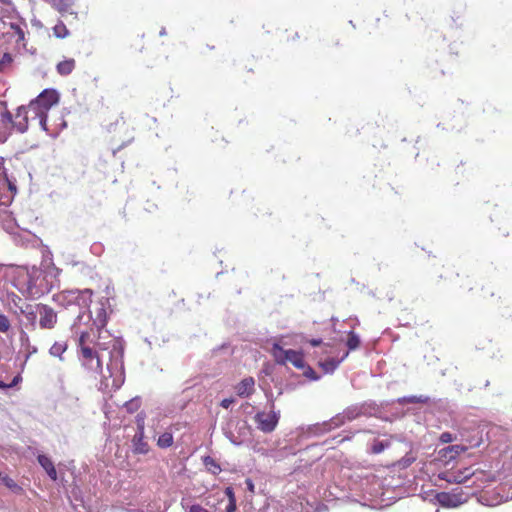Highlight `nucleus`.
Listing matches in <instances>:
<instances>
[{"label":"nucleus","instance_id":"1","mask_svg":"<svg viewBox=\"0 0 512 512\" xmlns=\"http://www.w3.org/2000/svg\"><path fill=\"white\" fill-rule=\"evenodd\" d=\"M92 293L89 290L84 291H66V315L75 317L76 321L72 325V330L79 333L78 339V357L83 366L95 372H102V361L91 335L86 330H79V324L84 321L88 324L91 316L88 311L91 303Z\"/></svg>","mask_w":512,"mask_h":512},{"label":"nucleus","instance_id":"2","mask_svg":"<svg viewBox=\"0 0 512 512\" xmlns=\"http://www.w3.org/2000/svg\"><path fill=\"white\" fill-rule=\"evenodd\" d=\"M60 93L52 88L44 89L35 99L31 100L28 106H20L16 113V128L23 133L28 128V114L32 120H38L40 126L50 136L57 137L64 128V118L60 117L59 122H49L47 112L60 101Z\"/></svg>","mask_w":512,"mask_h":512},{"label":"nucleus","instance_id":"3","mask_svg":"<svg viewBox=\"0 0 512 512\" xmlns=\"http://www.w3.org/2000/svg\"><path fill=\"white\" fill-rule=\"evenodd\" d=\"M271 355L277 364L285 365L291 363L297 369L305 367L304 354L301 351L285 350L278 343H274L271 348Z\"/></svg>","mask_w":512,"mask_h":512},{"label":"nucleus","instance_id":"4","mask_svg":"<svg viewBox=\"0 0 512 512\" xmlns=\"http://www.w3.org/2000/svg\"><path fill=\"white\" fill-rule=\"evenodd\" d=\"M20 283L22 285L20 290L28 297L37 298L43 294L42 271L35 266L26 271Z\"/></svg>","mask_w":512,"mask_h":512},{"label":"nucleus","instance_id":"5","mask_svg":"<svg viewBox=\"0 0 512 512\" xmlns=\"http://www.w3.org/2000/svg\"><path fill=\"white\" fill-rule=\"evenodd\" d=\"M461 275L459 271L453 264H446L442 266V270L439 272L438 277L442 280L448 281L449 283L455 284L459 288L467 289L471 291L473 287L471 286L472 280L468 275H463L461 281L458 283L456 278H459Z\"/></svg>","mask_w":512,"mask_h":512},{"label":"nucleus","instance_id":"6","mask_svg":"<svg viewBox=\"0 0 512 512\" xmlns=\"http://www.w3.org/2000/svg\"><path fill=\"white\" fill-rule=\"evenodd\" d=\"M482 438L476 437L472 439L465 440V443L462 444H456V445H450L448 447H445L440 450L439 454L442 458L446 460H453L461 453L466 452L469 449L477 448L481 445Z\"/></svg>","mask_w":512,"mask_h":512},{"label":"nucleus","instance_id":"7","mask_svg":"<svg viewBox=\"0 0 512 512\" xmlns=\"http://www.w3.org/2000/svg\"><path fill=\"white\" fill-rule=\"evenodd\" d=\"M279 414L270 411V412H258L256 413L254 420L257 424V428L264 433H271L275 430L278 422H279Z\"/></svg>","mask_w":512,"mask_h":512},{"label":"nucleus","instance_id":"8","mask_svg":"<svg viewBox=\"0 0 512 512\" xmlns=\"http://www.w3.org/2000/svg\"><path fill=\"white\" fill-rule=\"evenodd\" d=\"M436 499L443 507L454 508L467 501V495L461 490L455 489L453 492H440L436 495Z\"/></svg>","mask_w":512,"mask_h":512},{"label":"nucleus","instance_id":"9","mask_svg":"<svg viewBox=\"0 0 512 512\" xmlns=\"http://www.w3.org/2000/svg\"><path fill=\"white\" fill-rule=\"evenodd\" d=\"M475 476V472L470 468L466 467L459 470H447L439 474V478L445 480L448 483L462 484L470 480Z\"/></svg>","mask_w":512,"mask_h":512},{"label":"nucleus","instance_id":"10","mask_svg":"<svg viewBox=\"0 0 512 512\" xmlns=\"http://www.w3.org/2000/svg\"><path fill=\"white\" fill-rule=\"evenodd\" d=\"M16 127V121L13 122L12 114L6 107L0 106V143H4L11 131L12 127Z\"/></svg>","mask_w":512,"mask_h":512},{"label":"nucleus","instance_id":"11","mask_svg":"<svg viewBox=\"0 0 512 512\" xmlns=\"http://www.w3.org/2000/svg\"><path fill=\"white\" fill-rule=\"evenodd\" d=\"M10 235L14 243L20 247H35L37 245V237L29 231L26 230H17L11 231Z\"/></svg>","mask_w":512,"mask_h":512},{"label":"nucleus","instance_id":"12","mask_svg":"<svg viewBox=\"0 0 512 512\" xmlns=\"http://www.w3.org/2000/svg\"><path fill=\"white\" fill-rule=\"evenodd\" d=\"M38 313L40 315L39 324L43 329H51L57 322V315L54 310L47 305H38Z\"/></svg>","mask_w":512,"mask_h":512},{"label":"nucleus","instance_id":"13","mask_svg":"<svg viewBox=\"0 0 512 512\" xmlns=\"http://www.w3.org/2000/svg\"><path fill=\"white\" fill-rule=\"evenodd\" d=\"M239 397H249L255 391V380L253 377H246L241 380L235 387Z\"/></svg>","mask_w":512,"mask_h":512},{"label":"nucleus","instance_id":"14","mask_svg":"<svg viewBox=\"0 0 512 512\" xmlns=\"http://www.w3.org/2000/svg\"><path fill=\"white\" fill-rule=\"evenodd\" d=\"M145 433H136L132 439V447L134 454H147L149 445L145 441Z\"/></svg>","mask_w":512,"mask_h":512},{"label":"nucleus","instance_id":"15","mask_svg":"<svg viewBox=\"0 0 512 512\" xmlns=\"http://www.w3.org/2000/svg\"><path fill=\"white\" fill-rule=\"evenodd\" d=\"M347 356L348 352L344 353L338 360L335 358H327L324 361H319V367L324 373H332Z\"/></svg>","mask_w":512,"mask_h":512},{"label":"nucleus","instance_id":"16","mask_svg":"<svg viewBox=\"0 0 512 512\" xmlns=\"http://www.w3.org/2000/svg\"><path fill=\"white\" fill-rule=\"evenodd\" d=\"M38 462L43 467V469L47 472L48 476L52 480H56L57 472H56V469H55L54 464L51 461V459L49 457H47L46 455H39Z\"/></svg>","mask_w":512,"mask_h":512},{"label":"nucleus","instance_id":"17","mask_svg":"<svg viewBox=\"0 0 512 512\" xmlns=\"http://www.w3.org/2000/svg\"><path fill=\"white\" fill-rule=\"evenodd\" d=\"M0 481L14 494L20 495L23 493V488L3 472H0Z\"/></svg>","mask_w":512,"mask_h":512},{"label":"nucleus","instance_id":"18","mask_svg":"<svg viewBox=\"0 0 512 512\" xmlns=\"http://www.w3.org/2000/svg\"><path fill=\"white\" fill-rule=\"evenodd\" d=\"M203 464L206 467L207 471L213 475H218L222 470L219 463L210 456H206L203 458Z\"/></svg>","mask_w":512,"mask_h":512},{"label":"nucleus","instance_id":"19","mask_svg":"<svg viewBox=\"0 0 512 512\" xmlns=\"http://www.w3.org/2000/svg\"><path fill=\"white\" fill-rule=\"evenodd\" d=\"M360 344V337L354 331H349L346 340V346L348 347L347 352L349 353V351L358 349L360 347Z\"/></svg>","mask_w":512,"mask_h":512},{"label":"nucleus","instance_id":"20","mask_svg":"<svg viewBox=\"0 0 512 512\" xmlns=\"http://www.w3.org/2000/svg\"><path fill=\"white\" fill-rule=\"evenodd\" d=\"M225 495L228 498V504L225 508V512H235L237 505H236V497L233 491L232 487H226L225 488Z\"/></svg>","mask_w":512,"mask_h":512},{"label":"nucleus","instance_id":"21","mask_svg":"<svg viewBox=\"0 0 512 512\" xmlns=\"http://www.w3.org/2000/svg\"><path fill=\"white\" fill-rule=\"evenodd\" d=\"M107 323V312L106 309L102 306L97 309L96 315L94 318V324L99 328L105 327Z\"/></svg>","mask_w":512,"mask_h":512},{"label":"nucleus","instance_id":"22","mask_svg":"<svg viewBox=\"0 0 512 512\" xmlns=\"http://www.w3.org/2000/svg\"><path fill=\"white\" fill-rule=\"evenodd\" d=\"M157 445L160 448H168L173 445V435L170 432H164L157 440Z\"/></svg>","mask_w":512,"mask_h":512},{"label":"nucleus","instance_id":"23","mask_svg":"<svg viewBox=\"0 0 512 512\" xmlns=\"http://www.w3.org/2000/svg\"><path fill=\"white\" fill-rule=\"evenodd\" d=\"M20 339H21L22 344H24V343L27 344V348H28V351L25 354L24 363H23V365H25L26 362L28 361V359L30 358V356L37 352V347L29 345V337L25 332H22Z\"/></svg>","mask_w":512,"mask_h":512},{"label":"nucleus","instance_id":"24","mask_svg":"<svg viewBox=\"0 0 512 512\" xmlns=\"http://www.w3.org/2000/svg\"><path fill=\"white\" fill-rule=\"evenodd\" d=\"M124 407L128 413H130V414L135 413L141 407V399L139 397H135V398L127 401L124 404Z\"/></svg>","mask_w":512,"mask_h":512},{"label":"nucleus","instance_id":"25","mask_svg":"<svg viewBox=\"0 0 512 512\" xmlns=\"http://www.w3.org/2000/svg\"><path fill=\"white\" fill-rule=\"evenodd\" d=\"M390 447L389 441H378L375 440L371 446L370 453L371 454H380L386 448Z\"/></svg>","mask_w":512,"mask_h":512},{"label":"nucleus","instance_id":"26","mask_svg":"<svg viewBox=\"0 0 512 512\" xmlns=\"http://www.w3.org/2000/svg\"><path fill=\"white\" fill-rule=\"evenodd\" d=\"M49 354L53 357H58L59 359H62V355L64 354V344L60 342H55L49 349Z\"/></svg>","mask_w":512,"mask_h":512},{"label":"nucleus","instance_id":"27","mask_svg":"<svg viewBox=\"0 0 512 512\" xmlns=\"http://www.w3.org/2000/svg\"><path fill=\"white\" fill-rule=\"evenodd\" d=\"M145 419L146 414L144 412H140L136 416V425H137V432L136 433H145Z\"/></svg>","mask_w":512,"mask_h":512},{"label":"nucleus","instance_id":"28","mask_svg":"<svg viewBox=\"0 0 512 512\" xmlns=\"http://www.w3.org/2000/svg\"><path fill=\"white\" fill-rule=\"evenodd\" d=\"M181 505L186 510V512H209L206 508H204L200 504H193L191 506H186L184 501L182 500Z\"/></svg>","mask_w":512,"mask_h":512},{"label":"nucleus","instance_id":"29","mask_svg":"<svg viewBox=\"0 0 512 512\" xmlns=\"http://www.w3.org/2000/svg\"><path fill=\"white\" fill-rule=\"evenodd\" d=\"M10 328V321L7 316L0 314V332L5 333Z\"/></svg>","mask_w":512,"mask_h":512},{"label":"nucleus","instance_id":"30","mask_svg":"<svg viewBox=\"0 0 512 512\" xmlns=\"http://www.w3.org/2000/svg\"><path fill=\"white\" fill-rule=\"evenodd\" d=\"M12 62V56L8 53H5L0 60V70H4L8 65Z\"/></svg>","mask_w":512,"mask_h":512},{"label":"nucleus","instance_id":"31","mask_svg":"<svg viewBox=\"0 0 512 512\" xmlns=\"http://www.w3.org/2000/svg\"><path fill=\"white\" fill-rule=\"evenodd\" d=\"M455 439L456 437H454L450 432H443L439 437L441 443H451Z\"/></svg>","mask_w":512,"mask_h":512},{"label":"nucleus","instance_id":"32","mask_svg":"<svg viewBox=\"0 0 512 512\" xmlns=\"http://www.w3.org/2000/svg\"><path fill=\"white\" fill-rule=\"evenodd\" d=\"M53 33L57 38H64V25L62 23L56 24L53 27Z\"/></svg>","mask_w":512,"mask_h":512},{"label":"nucleus","instance_id":"33","mask_svg":"<svg viewBox=\"0 0 512 512\" xmlns=\"http://www.w3.org/2000/svg\"><path fill=\"white\" fill-rule=\"evenodd\" d=\"M25 316L28 321H30L31 323H34V321L36 320V317H37V313L34 311H30V312H26Z\"/></svg>","mask_w":512,"mask_h":512},{"label":"nucleus","instance_id":"34","mask_svg":"<svg viewBox=\"0 0 512 512\" xmlns=\"http://www.w3.org/2000/svg\"><path fill=\"white\" fill-rule=\"evenodd\" d=\"M232 403H233V399H228V398H226V399H223V400L221 401V406H222L223 408H225V409H228Z\"/></svg>","mask_w":512,"mask_h":512},{"label":"nucleus","instance_id":"35","mask_svg":"<svg viewBox=\"0 0 512 512\" xmlns=\"http://www.w3.org/2000/svg\"><path fill=\"white\" fill-rule=\"evenodd\" d=\"M407 402L409 403H422L425 402V400L421 399V397L412 396L407 399Z\"/></svg>","mask_w":512,"mask_h":512},{"label":"nucleus","instance_id":"36","mask_svg":"<svg viewBox=\"0 0 512 512\" xmlns=\"http://www.w3.org/2000/svg\"><path fill=\"white\" fill-rule=\"evenodd\" d=\"M74 67V60H66V74L71 72Z\"/></svg>","mask_w":512,"mask_h":512},{"label":"nucleus","instance_id":"37","mask_svg":"<svg viewBox=\"0 0 512 512\" xmlns=\"http://www.w3.org/2000/svg\"><path fill=\"white\" fill-rule=\"evenodd\" d=\"M57 71L60 75H64V61H61L57 64Z\"/></svg>","mask_w":512,"mask_h":512},{"label":"nucleus","instance_id":"38","mask_svg":"<svg viewBox=\"0 0 512 512\" xmlns=\"http://www.w3.org/2000/svg\"><path fill=\"white\" fill-rule=\"evenodd\" d=\"M309 343L315 347V346H319L322 343V340L321 339H311V340H309Z\"/></svg>","mask_w":512,"mask_h":512},{"label":"nucleus","instance_id":"39","mask_svg":"<svg viewBox=\"0 0 512 512\" xmlns=\"http://www.w3.org/2000/svg\"><path fill=\"white\" fill-rule=\"evenodd\" d=\"M311 379L313 380H317L318 379V376L315 375V372L309 367V372L306 373Z\"/></svg>","mask_w":512,"mask_h":512},{"label":"nucleus","instance_id":"40","mask_svg":"<svg viewBox=\"0 0 512 512\" xmlns=\"http://www.w3.org/2000/svg\"><path fill=\"white\" fill-rule=\"evenodd\" d=\"M21 380V376L17 375L13 378L12 382L9 384L11 387L15 386Z\"/></svg>","mask_w":512,"mask_h":512},{"label":"nucleus","instance_id":"41","mask_svg":"<svg viewBox=\"0 0 512 512\" xmlns=\"http://www.w3.org/2000/svg\"><path fill=\"white\" fill-rule=\"evenodd\" d=\"M17 35H18V40H23L24 39V32L19 27H17Z\"/></svg>","mask_w":512,"mask_h":512},{"label":"nucleus","instance_id":"42","mask_svg":"<svg viewBox=\"0 0 512 512\" xmlns=\"http://www.w3.org/2000/svg\"><path fill=\"white\" fill-rule=\"evenodd\" d=\"M8 187L12 193H16V185L13 182L8 181Z\"/></svg>","mask_w":512,"mask_h":512},{"label":"nucleus","instance_id":"43","mask_svg":"<svg viewBox=\"0 0 512 512\" xmlns=\"http://www.w3.org/2000/svg\"><path fill=\"white\" fill-rule=\"evenodd\" d=\"M10 201H11L10 197H6L5 199L0 198V205L7 206L10 203Z\"/></svg>","mask_w":512,"mask_h":512},{"label":"nucleus","instance_id":"44","mask_svg":"<svg viewBox=\"0 0 512 512\" xmlns=\"http://www.w3.org/2000/svg\"><path fill=\"white\" fill-rule=\"evenodd\" d=\"M0 388L1 389L11 388V385L5 384L3 381L0 380Z\"/></svg>","mask_w":512,"mask_h":512},{"label":"nucleus","instance_id":"45","mask_svg":"<svg viewBox=\"0 0 512 512\" xmlns=\"http://www.w3.org/2000/svg\"><path fill=\"white\" fill-rule=\"evenodd\" d=\"M0 2L3 3V4H9L10 0H0Z\"/></svg>","mask_w":512,"mask_h":512}]
</instances>
